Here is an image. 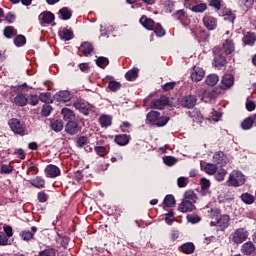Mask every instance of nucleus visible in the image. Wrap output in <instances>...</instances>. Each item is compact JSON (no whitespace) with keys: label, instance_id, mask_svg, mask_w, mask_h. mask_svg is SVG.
I'll list each match as a JSON object with an SVG mask.
<instances>
[{"label":"nucleus","instance_id":"16","mask_svg":"<svg viewBox=\"0 0 256 256\" xmlns=\"http://www.w3.org/2000/svg\"><path fill=\"white\" fill-rule=\"evenodd\" d=\"M203 23L209 31L217 29V19H215L213 16H205L203 18Z\"/></svg>","mask_w":256,"mask_h":256},{"label":"nucleus","instance_id":"26","mask_svg":"<svg viewBox=\"0 0 256 256\" xmlns=\"http://www.w3.org/2000/svg\"><path fill=\"white\" fill-rule=\"evenodd\" d=\"M80 51L85 57H89L93 53V44L90 42H83L80 46Z\"/></svg>","mask_w":256,"mask_h":256},{"label":"nucleus","instance_id":"42","mask_svg":"<svg viewBox=\"0 0 256 256\" xmlns=\"http://www.w3.org/2000/svg\"><path fill=\"white\" fill-rule=\"evenodd\" d=\"M241 199H242L243 203H246V205H253V203H255V196H253L249 193L242 194Z\"/></svg>","mask_w":256,"mask_h":256},{"label":"nucleus","instance_id":"43","mask_svg":"<svg viewBox=\"0 0 256 256\" xmlns=\"http://www.w3.org/2000/svg\"><path fill=\"white\" fill-rule=\"evenodd\" d=\"M204 171H205V173H207V175H215L217 173V165L207 163L204 166Z\"/></svg>","mask_w":256,"mask_h":256},{"label":"nucleus","instance_id":"4","mask_svg":"<svg viewBox=\"0 0 256 256\" xmlns=\"http://www.w3.org/2000/svg\"><path fill=\"white\" fill-rule=\"evenodd\" d=\"M231 237L233 243L236 245H241V243H245V241H247L249 237V231H247L245 228H238L232 233Z\"/></svg>","mask_w":256,"mask_h":256},{"label":"nucleus","instance_id":"37","mask_svg":"<svg viewBox=\"0 0 256 256\" xmlns=\"http://www.w3.org/2000/svg\"><path fill=\"white\" fill-rule=\"evenodd\" d=\"M255 0H239V6L243 11H249L253 7Z\"/></svg>","mask_w":256,"mask_h":256},{"label":"nucleus","instance_id":"11","mask_svg":"<svg viewBox=\"0 0 256 256\" xmlns=\"http://www.w3.org/2000/svg\"><path fill=\"white\" fill-rule=\"evenodd\" d=\"M235 84V78L231 74H226L222 77L221 80V89H231Z\"/></svg>","mask_w":256,"mask_h":256},{"label":"nucleus","instance_id":"32","mask_svg":"<svg viewBox=\"0 0 256 256\" xmlns=\"http://www.w3.org/2000/svg\"><path fill=\"white\" fill-rule=\"evenodd\" d=\"M99 123L101 127H111V124L113 123V118L109 115H102L99 118Z\"/></svg>","mask_w":256,"mask_h":256},{"label":"nucleus","instance_id":"31","mask_svg":"<svg viewBox=\"0 0 256 256\" xmlns=\"http://www.w3.org/2000/svg\"><path fill=\"white\" fill-rule=\"evenodd\" d=\"M59 37L62 39V41H71V39H73V31L64 28L59 32Z\"/></svg>","mask_w":256,"mask_h":256},{"label":"nucleus","instance_id":"50","mask_svg":"<svg viewBox=\"0 0 256 256\" xmlns=\"http://www.w3.org/2000/svg\"><path fill=\"white\" fill-rule=\"evenodd\" d=\"M89 138L87 136H80L76 140L77 147H85V145H88Z\"/></svg>","mask_w":256,"mask_h":256},{"label":"nucleus","instance_id":"54","mask_svg":"<svg viewBox=\"0 0 256 256\" xmlns=\"http://www.w3.org/2000/svg\"><path fill=\"white\" fill-rule=\"evenodd\" d=\"M152 31H154V33H155V35H157V37H163L165 35V29H163L161 24H155Z\"/></svg>","mask_w":256,"mask_h":256},{"label":"nucleus","instance_id":"61","mask_svg":"<svg viewBox=\"0 0 256 256\" xmlns=\"http://www.w3.org/2000/svg\"><path fill=\"white\" fill-rule=\"evenodd\" d=\"M39 203H47V199H49V195L45 193V191H41L37 195Z\"/></svg>","mask_w":256,"mask_h":256},{"label":"nucleus","instance_id":"7","mask_svg":"<svg viewBox=\"0 0 256 256\" xmlns=\"http://www.w3.org/2000/svg\"><path fill=\"white\" fill-rule=\"evenodd\" d=\"M44 173L46 177L55 179V177H59V175H61V169H59V167L56 165L50 164L46 166Z\"/></svg>","mask_w":256,"mask_h":256},{"label":"nucleus","instance_id":"5","mask_svg":"<svg viewBox=\"0 0 256 256\" xmlns=\"http://www.w3.org/2000/svg\"><path fill=\"white\" fill-rule=\"evenodd\" d=\"M8 125L11 129V131H13V133H15V135H21L23 137V135H27V130H25V126L23 125V123H21V121L17 118H12L8 121Z\"/></svg>","mask_w":256,"mask_h":256},{"label":"nucleus","instance_id":"9","mask_svg":"<svg viewBox=\"0 0 256 256\" xmlns=\"http://www.w3.org/2000/svg\"><path fill=\"white\" fill-rule=\"evenodd\" d=\"M65 131L68 133V135H77L79 131H81V126H79V122L72 120L70 122H67L65 126Z\"/></svg>","mask_w":256,"mask_h":256},{"label":"nucleus","instance_id":"55","mask_svg":"<svg viewBox=\"0 0 256 256\" xmlns=\"http://www.w3.org/2000/svg\"><path fill=\"white\" fill-rule=\"evenodd\" d=\"M225 175H227V170L221 168L218 171L216 170L215 179L217 181H225Z\"/></svg>","mask_w":256,"mask_h":256},{"label":"nucleus","instance_id":"57","mask_svg":"<svg viewBox=\"0 0 256 256\" xmlns=\"http://www.w3.org/2000/svg\"><path fill=\"white\" fill-rule=\"evenodd\" d=\"M51 111H53V107H51V105H44L41 110L42 117H49V115H51Z\"/></svg>","mask_w":256,"mask_h":256},{"label":"nucleus","instance_id":"22","mask_svg":"<svg viewBox=\"0 0 256 256\" xmlns=\"http://www.w3.org/2000/svg\"><path fill=\"white\" fill-rule=\"evenodd\" d=\"M180 251L185 253V255H192V253H195V244L193 242H186L181 245Z\"/></svg>","mask_w":256,"mask_h":256},{"label":"nucleus","instance_id":"15","mask_svg":"<svg viewBox=\"0 0 256 256\" xmlns=\"http://www.w3.org/2000/svg\"><path fill=\"white\" fill-rule=\"evenodd\" d=\"M106 83H108V89L113 93L119 91L121 89V83L117 82L113 79V76H106L105 78Z\"/></svg>","mask_w":256,"mask_h":256},{"label":"nucleus","instance_id":"53","mask_svg":"<svg viewBox=\"0 0 256 256\" xmlns=\"http://www.w3.org/2000/svg\"><path fill=\"white\" fill-rule=\"evenodd\" d=\"M96 65H98V67H100L101 69H105V67L109 65V59L105 57H99L96 60Z\"/></svg>","mask_w":256,"mask_h":256},{"label":"nucleus","instance_id":"58","mask_svg":"<svg viewBox=\"0 0 256 256\" xmlns=\"http://www.w3.org/2000/svg\"><path fill=\"white\" fill-rule=\"evenodd\" d=\"M40 101L39 96L37 95H30V97L28 98V105H32L33 107H35V105H38Z\"/></svg>","mask_w":256,"mask_h":256},{"label":"nucleus","instance_id":"51","mask_svg":"<svg viewBox=\"0 0 256 256\" xmlns=\"http://www.w3.org/2000/svg\"><path fill=\"white\" fill-rule=\"evenodd\" d=\"M51 127L53 131H56V133H59V131H63V121L56 120L51 124Z\"/></svg>","mask_w":256,"mask_h":256},{"label":"nucleus","instance_id":"41","mask_svg":"<svg viewBox=\"0 0 256 256\" xmlns=\"http://www.w3.org/2000/svg\"><path fill=\"white\" fill-rule=\"evenodd\" d=\"M17 35V30L13 28V26H8L4 29V36L7 39H13Z\"/></svg>","mask_w":256,"mask_h":256},{"label":"nucleus","instance_id":"14","mask_svg":"<svg viewBox=\"0 0 256 256\" xmlns=\"http://www.w3.org/2000/svg\"><path fill=\"white\" fill-rule=\"evenodd\" d=\"M194 202H191L189 200H182V202L179 204L178 209L181 211V213H189L190 211H193L195 209Z\"/></svg>","mask_w":256,"mask_h":256},{"label":"nucleus","instance_id":"18","mask_svg":"<svg viewBox=\"0 0 256 256\" xmlns=\"http://www.w3.org/2000/svg\"><path fill=\"white\" fill-rule=\"evenodd\" d=\"M36 233H37V227L32 226L31 231H29V230L22 231L20 233V237H21V239H23V241H31V239H33V237Z\"/></svg>","mask_w":256,"mask_h":256},{"label":"nucleus","instance_id":"64","mask_svg":"<svg viewBox=\"0 0 256 256\" xmlns=\"http://www.w3.org/2000/svg\"><path fill=\"white\" fill-rule=\"evenodd\" d=\"M189 223H199L201 218L197 214H191L187 216Z\"/></svg>","mask_w":256,"mask_h":256},{"label":"nucleus","instance_id":"24","mask_svg":"<svg viewBox=\"0 0 256 256\" xmlns=\"http://www.w3.org/2000/svg\"><path fill=\"white\" fill-rule=\"evenodd\" d=\"M188 117L194 121V123H203V114L199 110L194 109L188 112Z\"/></svg>","mask_w":256,"mask_h":256},{"label":"nucleus","instance_id":"20","mask_svg":"<svg viewBox=\"0 0 256 256\" xmlns=\"http://www.w3.org/2000/svg\"><path fill=\"white\" fill-rule=\"evenodd\" d=\"M197 98L193 95H189L183 98L182 105L187 109H193V106L196 105Z\"/></svg>","mask_w":256,"mask_h":256},{"label":"nucleus","instance_id":"13","mask_svg":"<svg viewBox=\"0 0 256 256\" xmlns=\"http://www.w3.org/2000/svg\"><path fill=\"white\" fill-rule=\"evenodd\" d=\"M222 51H224L225 55H231L235 52V42L233 39H226L222 46Z\"/></svg>","mask_w":256,"mask_h":256},{"label":"nucleus","instance_id":"29","mask_svg":"<svg viewBox=\"0 0 256 256\" xmlns=\"http://www.w3.org/2000/svg\"><path fill=\"white\" fill-rule=\"evenodd\" d=\"M253 123H255V115H252L244 119L243 122L241 123V127L244 131H249V129L253 127Z\"/></svg>","mask_w":256,"mask_h":256},{"label":"nucleus","instance_id":"6","mask_svg":"<svg viewBox=\"0 0 256 256\" xmlns=\"http://www.w3.org/2000/svg\"><path fill=\"white\" fill-rule=\"evenodd\" d=\"M167 105H169V97L167 96H161L158 99L152 100L150 103L151 109H159V110L165 109Z\"/></svg>","mask_w":256,"mask_h":256},{"label":"nucleus","instance_id":"27","mask_svg":"<svg viewBox=\"0 0 256 256\" xmlns=\"http://www.w3.org/2000/svg\"><path fill=\"white\" fill-rule=\"evenodd\" d=\"M14 103L16 105H18L19 107H25V105H27V103H29V98L25 94H18L14 98Z\"/></svg>","mask_w":256,"mask_h":256},{"label":"nucleus","instance_id":"1","mask_svg":"<svg viewBox=\"0 0 256 256\" xmlns=\"http://www.w3.org/2000/svg\"><path fill=\"white\" fill-rule=\"evenodd\" d=\"M209 217L214 219V221L210 222L211 227H217L220 231H225L231 222V217L227 214H221V209L219 208H212L209 211Z\"/></svg>","mask_w":256,"mask_h":256},{"label":"nucleus","instance_id":"3","mask_svg":"<svg viewBox=\"0 0 256 256\" xmlns=\"http://www.w3.org/2000/svg\"><path fill=\"white\" fill-rule=\"evenodd\" d=\"M228 183L232 187H241L245 185V175L239 170H233L229 175Z\"/></svg>","mask_w":256,"mask_h":256},{"label":"nucleus","instance_id":"36","mask_svg":"<svg viewBox=\"0 0 256 256\" xmlns=\"http://www.w3.org/2000/svg\"><path fill=\"white\" fill-rule=\"evenodd\" d=\"M115 143L121 146L127 145L129 143V136L126 134L117 135L115 137Z\"/></svg>","mask_w":256,"mask_h":256},{"label":"nucleus","instance_id":"38","mask_svg":"<svg viewBox=\"0 0 256 256\" xmlns=\"http://www.w3.org/2000/svg\"><path fill=\"white\" fill-rule=\"evenodd\" d=\"M38 256H57V250L53 247H47L38 253Z\"/></svg>","mask_w":256,"mask_h":256},{"label":"nucleus","instance_id":"19","mask_svg":"<svg viewBox=\"0 0 256 256\" xmlns=\"http://www.w3.org/2000/svg\"><path fill=\"white\" fill-rule=\"evenodd\" d=\"M140 23L145 29H148V31H153V29H155V21L151 18H147V16H142L140 18Z\"/></svg>","mask_w":256,"mask_h":256},{"label":"nucleus","instance_id":"48","mask_svg":"<svg viewBox=\"0 0 256 256\" xmlns=\"http://www.w3.org/2000/svg\"><path fill=\"white\" fill-rule=\"evenodd\" d=\"M175 203L174 195H167L164 199V205H166V207H175Z\"/></svg>","mask_w":256,"mask_h":256},{"label":"nucleus","instance_id":"59","mask_svg":"<svg viewBox=\"0 0 256 256\" xmlns=\"http://www.w3.org/2000/svg\"><path fill=\"white\" fill-rule=\"evenodd\" d=\"M163 161L165 165H168V167H172V165H175V163H177V159H175V157H172V156L164 157Z\"/></svg>","mask_w":256,"mask_h":256},{"label":"nucleus","instance_id":"46","mask_svg":"<svg viewBox=\"0 0 256 256\" xmlns=\"http://www.w3.org/2000/svg\"><path fill=\"white\" fill-rule=\"evenodd\" d=\"M27 43V38H25L24 35H17L14 38V45H16V47H23V45H25Z\"/></svg>","mask_w":256,"mask_h":256},{"label":"nucleus","instance_id":"28","mask_svg":"<svg viewBox=\"0 0 256 256\" xmlns=\"http://www.w3.org/2000/svg\"><path fill=\"white\" fill-rule=\"evenodd\" d=\"M56 99L62 103H67L71 101V93L69 91H60L56 94Z\"/></svg>","mask_w":256,"mask_h":256},{"label":"nucleus","instance_id":"23","mask_svg":"<svg viewBox=\"0 0 256 256\" xmlns=\"http://www.w3.org/2000/svg\"><path fill=\"white\" fill-rule=\"evenodd\" d=\"M61 114L64 121H67V123L75 121V112H73V110L69 108H63Z\"/></svg>","mask_w":256,"mask_h":256},{"label":"nucleus","instance_id":"12","mask_svg":"<svg viewBox=\"0 0 256 256\" xmlns=\"http://www.w3.org/2000/svg\"><path fill=\"white\" fill-rule=\"evenodd\" d=\"M39 21L40 25H49L50 23H53V21H55V15L51 12H42L39 15Z\"/></svg>","mask_w":256,"mask_h":256},{"label":"nucleus","instance_id":"17","mask_svg":"<svg viewBox=\"0 0 256 256\" xmlns=\"http://www.w3.org/2000/svg\"><path fill=\"white\" fill-rule=\"evenodd\" d=\"M241 253L243 255H253V253H255V244L251 241L245 242L241 246Z\"/></svg>","mask_w":256,"mask_h":256},{"label":"nucleus","instance_id":"62","mask_svg":"<svg viewBox=\"0 0 256 256\" xmlns=\"http://www.w3.org/2000/svg\"><path fill=\"white\" fill-rule=\"evenodd\" d=\"M235 13H233L232 11H227L224 14V21H229L230 23H233V21H235Z\"/></svg>","mask_w":256,"mask_h":256},{"label":"nucleus","instance_id":"49","mask_svg":"<svg viewBox=\"0 0 256 256\" xmlns=\"http://www.w3.org/2000/svg\"><path fill=\"white\" fill-rule=\"evenodd\" d=\"M13 171H14V168L10 164H3L0 168V173L5 175H9L13 173Z\"/></svg>","mask_w":256,"mask_h":256},{"label":"nucleus","instance_id":"56","mask_svg":"<svg viewBox=\"0 0 256 256\" xmlns=\"http://www.w3.org/2000/svg\"><path fill=\"white\" fill-rule=\"evenodd\" d=\"M26 173L27 175H37V173H39V168L35 163H30Z\"/></svg>","mask_w":256,"mask_h":256},{"label":"nucleus","instance_id":"40","mask_svg":"<svg viewBox=\"0 0 256 256\" xmlns=\"http://www.w3.org/2000/svg\"><path fill=\"white\" fill-rule=\"evenodd\" d=\"M173 16L177 19V21H181L182 24L187 21V12H185V10H178Z\"/></svg>","mask_w":256,"mask_h":256},{"label":"nucleus","instance_id":"35","mask_svg":"<svg viewBox=\"0 0 256 256\" xmlns=\"http://www.w3.org/2000/svg\"><path fill=\"white\" fill-rule=\"evenodd\" d=\"M205 82L209 87H215V84L219 83V76L216 74H210L207 76Z\"/></svg>","mask_w":256,"mask_h":256},{"label":"nucleus","instance_id":"47","mask_svg":"<svg viewBox=\"0 0 256 256\" xmlns=\"http://www.w3.org/2000/svg\"><path fill=\"white\" fill-rule=\"evenodd\" d=\"M157 117H159L158 111H150L146 116L147 123H155L157 121Z\"/></svg>","mask_w":256,"mask_h":256},{"label":"nucleus","instance_id":"63","mask_svg":"<svg viewBox=\"0 0 256 256\" xmlns=\"http://www.w3.org/2000/svg\"><path fill=\"white\" fill-rule=\"evenodd\" d=\"M169 123V117L168 116H160L158 120V127H165Z\"/></svg>","mask_w":256,"mask_h":256},{"label":"nucleus","instance_id":"21","mask_svg":"<svg viewBox=\"0 0 256 256\" xmlns=\"http://www.w3.org/2000/svg\"><path fill=\"white\" fill-rule=\"evenodd\" d=\"M29 183L30 185H32V187H35L36 189H44L45 178H43V176H36L34 179H31Z\"/></svg>","mask_w":256,"mask_h":256},{"label":"nucleus","instance_id":"44","mask_svg":"<svg viewBox=\"0 0 256 256\" xmlns=\"http://www.w3.org/2000/svg\"><path fill=\"white\" fill-rule=\"evenodd\" d=\"M42 103H53V97H51V92H43L39 96Z\"/></svg>","mask_w":256,"mask_h":256},{"label":"nucleus","instance_id":"33","mask_svg":"<svg viewBox=\"0 0 256 256\" xmlns=\"http://www.w3.org/2000/svg\"><path fill=\"white\" fill-rule=\"evenodd\" d=\"M137 77H139V69L138 68H133L125 74V79L127 81H135V79H137Z\"/></svg>","mask_w":256,"mask_h":256},{"label":"nucleus","instance_id":"30","mask_svg":"<svg viewBox=\"0 0 256 256\" xmlns=\"http://www.w3.org/2000/svg\"><path fill=\"white\" fill-rule=\"evenodd\" d=\"M243 43L245 45H250L252 47V45H255V41H256V35L253 32H248L242 39Z\"/></svg>","mask_w":256,"mask_h":256},{"label":"nucleus","instance_id":"10","mask_svg":"<svg viewBox=\"0 0 256 256\" xmlns=\"http://www.w3.org/2000/svg\"><path fill=\"white\" fill-rule=\"evenodd\" d=\"M213 161L216 163V165H220V167H225V165L229 163V158H227V155H225L224 152L219 151L214 154Z\"/></svg>","mask_w":256,"mask_h":256},{"label":"nucleus","instance_id":"25","mask_svg":"<svg viewBox=\"0 0 256 256\" xmlns=\"http://www.w3.org/2000/svg\"><path fill=\"white\" fill-rule=\"evenodd\" d=\"M73 105L75 109L80 111V113H83V115H89V108H87V104H85L83 101L76 100Z\"/></svg>","mask_w":256,"mask_h":256},{"label":"nucleus","instance_id":"45","mask_svg":"<svg viewBox=\"0 0 256 256\" xmlns=\"http://www.w3.org/2000/svg\"><path fill=\"white\" fill-rule=\"evenodd\" d=\"M59 14L61 15V17L64 21L69 20V18L72 17V15H73L71 10H69V8H67V7L60 9Z\"/></svg>","mask_w":256,"mask_h":256},{"label":"nucleus","instance_id":"52","mask_svg":"<svg viewBox=\"0 0 256 256\" xmlns=\"http://www.w3.org/2000/svg\"><path fill=\"white\" fill-rule=\"evenodd\" d=\"M94 151L96 154L99 155V157H105V155H107V153H109L105 146H96V147H94Z\"/></svg>","mask_w":256,"mask_h":256},{"label":"nucleus","instance_id":"8","mask_svg":"<svg viewBox=\"0 0 256 256\" xmlns=\"http://www.w3.org/2000/svg\"><path fill=\"white\" fill-rule=\"evenodd\" d=\"M191 80L194 81L195 83H199V81L203 80V77H205V70L203 68L194 66L192 71H191Z\"/></svg>","mask_w":256,"mask_h":256},{"label":"nucleus","instance_id":"34","mask_svg":"<svg viewBox=\"0 0 256 256\" xmlns=\"http://www.w3.org/2000/svg\"><path fill=\"white\" fill-rule=\"evenodd\" d=\"M190 9L193 13H205V11H207V4L199 3V1H197V3Z\"/></svg>","mask_w":256,"mask_h":256},{"label":"nucleus","instance_id":"60","mask_svg":"<svg viewBox=\"0 0 256 256\" xmlns=\"http://www.w3.org/2000/svg\"><path fill=\"white\" fill-rule=\"evenodd\" d=\"M188 184H189V178L187 177H179L177 179V185L180 188L187 187Z\"/></svg>","mask_w":256,"mask_h":256},{"label":"nucleus","instance_id":"39","mask_svg":"<svg viewBox=\"0 0 256 256\" xmlns=\"http://www.w3.org/2000/svg\"><path fill=\"white\" fill-rule=\"evenodd\" d=\"M184 200L191 201V203H197V194L193 190H188L184 193Z\"/></svg>","mask_w":256,"mask_h":256},{"label":"nucleus","instance_id":"2","mask_svg":"<svg viewBox=\"0 0 256 256\" xmlns=\"http://www.w3.org/2000/svg\"><path fill=\"white\" fill-rule=\"evenodd\" d=\"M212 51L214 54V59H213L212 65L216 69H223V67H225V65H227V58H225V56L221 55L223 53V49L219 46H215Z\"/></svg>","mask_w":256,"mask_h":256}]
</instances>
